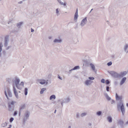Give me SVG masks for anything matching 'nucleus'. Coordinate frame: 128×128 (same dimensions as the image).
<instances>
[{"label": "nucleus", "mask_w": 128, "mask_h": 128, "mask_svg": "<svg viewBox=\"0 0 128 128\" xmlns=\"http://www.w3.org/2000/svg\"><path fill=\"white\" fill-rule=\"evenodd\" d=\"M117 108L119 110H121L122 115L124 116L125 113V109L124 105L122 101H120L118 104Z\"/></svg>", "instance_id": "nucleus-1"}, {"label": "nucleus", "mask_w": 128, "mask_h": 128, "mask_svg": "<svg viewBox=\"0 0 128 128\" xmlns=\"http://www.w3.org/2000/svg\"><path fill=\"white\" fill-rule=\"evenodd\" d=\"M16 103V102L14 100L8 102V106L9 111L12 112L14 110V108L15 106L14 104Z\"/></svg>", "instance_id": "nucleus-2"}, {"label": "nucleus", "mask_w": 128, "mask_h": 128, "mask_svg": "<svg viewBox=\"0 0 128 128\" xmlns=\"http://www.w3.org/2000/svg\"><path fill=\"white\" fill-rule=\"evenodd\" d=\"M108 72L115 78H120L119 74L114 71H108Z\"/></svg>", "instance_id": "nucleus-3"}, {"label": "nucleus", "mask_w": 128, "mask_h": 128, "mask_svg": "<svg viewBox=\"0 0 128 128\" xmlns=\"http://www.w3.org/2000/svg\"><path fill=\"white\" fill-rule=\"evenodd\" d=\"M30 115V112L27 111L24 114V118L23 119V121L24 123L26 122V121L28 119Z\"/></svg>", "instance_id": "nucleus-4"}, {"label": "nucleus", "mask_w": 128, "mask_h": 128, "mask_svg": "<svg viewBox=\"0 0 128 128\" xmlns=\"http://www.w3.org/2000/svg\"><path fill=\"white\" fill-rule=\"evenodd\" d=\"M87 17H85L82 20L80 23V25L82 26H83L86 24L87 21Z\"/></svg>", "instance_id": "nucleus-5"}, {"label": "nucleus", "mask_w": 128, "mask_h": 128, "mask_svg": "<svg viewBox=\"0 0 128 128\" xmlns=\"http://www.w3.org/2000/svg\"><path fill=\"white\" fill-rule=\"evenodd\" d=\"M9 35H7L6 36L4 39V46H7L8 45V42L9 41Z\"/></svg>", "instance_id": "nucleus-6"}, {"label": "nucleus", "mask_w": 128, "mask_h": 128, "mask_svg": "<svg viewBox=\"0 0 128 128\" xmlns=\"http://www.w3.org/2000/svg\"><path fill=\"white\" fill-rule=\"evenodd\" d=\"M127 72L126 71H124L119 74L120 78H122L125 76L127 74Z\"/></svg>", "instance_id": "nucleus-7"}, {"label": "nucleus", "mask_w": 128, "mask_h": 128, "mask_svg": "<svg viewBox=\"0 0 128 128\" xmlns=\"http://www.w3.org/2000/svg\"><path fill=\"white\" fill-rule=\"evenodd\" d=\"M84 62L85 66H89L91 63L89 60H84Z\"/></svg>", "instance_id": "nucleus-8"}, {"label": "nucleus", "mask_w": 128, "mask_h": 128, "mask_svg": "<svg viewBox=\"0 0 128 128\" xmlns=\"http://www.w3.org/2000/svg\"><path fill=\"white\" fill-rule=\"evenodd\" d=\"M36 82L41 84H44L46 83V80L44 79H38L37 80Z\"/></svg>", "instance_id": "nucleus-9"}, {"label": "nucleus", "mask_w": 128, "mask_h": 128, "mask_svg": "<svg viewBox=\"0 0 128 128\" xmlns=\"http://www.w3.org/2000/svg\"><path fill=\"white\" fill-rule=\"evenodd\" d=\"M118 124H119L122 128L124 127V122L122 120H118Z\"/></svg>", "instance_id": "nucleus-10"}, {"label": "nucleus", "mask_w": 128, "mask_h": 128, "mask_svg": "<svg viewBox=\"0 0 128 128\" xmlns=\"http://www.w3.org/2000/svg\"><path fill=\"white\" fill-rule=\"evenodd\" d=\"M13 90L14 94L15 96L17 98H18V93L16 91V90L15 87L14 86H13Z\"/></svg>", "instance_id": "nucleus-11"}, {"label": "nucleus", "mask_w": 128, "mask_h": 128, "mask_svg": "<svg viewBox=\"0 0 128 128\" xmlns=\"http://www.w3.org/2000/svg\"><path fill=\"white\" fill-rule=\"evenodd\" d=\"M126 80V77H124L122 78L121 81L120 82V85L123 84L125 82Z\"/></svg>", "instance_id": "nucleus-12"}, {"label": "nucleus", "mask_w": 128, "mask_h": 128, "mask_svg": "<svg viewBox=\"0 0 128 128\" xmlns=\"http://www.w3.org/2000/svg\"><path fill=\"white\" fill-rule=\"evenodd\" d=\"M116 100H120V101L122 99V96H119L117 93L116 94Z\"/></svg>", "instance_id": "nucleus-13"}, {"label": "nucleus", "mask_w": 128, "mask_h": 128, "mask_svg": "<svg viewBox=\"0 0 128 128\" xmlns=\"http://www.w3.org/2000/svg\"><path fill=\"white\" fill-rule=\"evenodd\" d=\"M20 82V80L19 79L16 78V80L15 81V84L16 87H17L18 84H19Z\"/></svg>", "instance_id": "nucleus-14"}, {"label": "nucleus", "mask_w": 128, "mask_h": 128, "mask_svg": "<svg viewBox=\"0 0 128 128\" xmlns=\"http://www.w3.org/2000/svg\"><path fill=\"white\" fill-rule=\"evenodd\" d=\"M62 42L61 39H55L54 40V43H60Z\"/></svg>", "instance_id": "nucleus-15"}, {"label": "nucleus", "mask_w": 128, "mask_h": 128, "mask_svg": "<svg viewBox=\"0 0 128 128\" xmlns=\"http://www.w3.org/2000/svg\"><path fill=\"white\" fill-rule=\"evenodd\" d=\"M6 81H7L9 84H11L12 83H13L14 84V81L11 78H8L6 79Z\"/></svg>", "instance_id": "nucleus-16"}, {"label": "nucleus", "mask_w": 128, "mask_h": 128, "mask_svg": "<svg viewBox=\"0 0 128 128\" xmlns=\"http://www.w3.org/2000/svg\"><path fill=\"white\" fill-rule=\"evenodd\" d=\"M124 52L126 53L128 52V44H126L124 48Z\"/></svg>", "instance_id": "nucleus-17"}, {"label": "nucleus", "mask_w": 128, "mask_h": 128, "mask_svg": "<svg viewBox=\"0 0 128 128\" xmlns=\"http://www.w3.org/2000/svg\"><path fill=\"white\" fill-rule=\"evenodd\" d=\"M78 16V9L77 8L74 16V20L77 19Z\"/></svg>", "instance_id": "nucleus-18"}, {"label": "nucleus", "mask_w": 128, "mask_h": 128, "mask_svg": "<svg viewBox=\"0 0 128 128\" xmlns=\"http://www.w3.org/2000/svg\"><path fill=\"white\" fill-rule=\"evenodd\" d=\"M70 101V99L69 98H65L62 100L63 102L65 103L68 102Z\"/></svg>", "instance_id": "nucleus-19"}, {"label": "nucleus", "mask_w": 128, "mask_h": 128, "mask_svg": "<svg viewBox=\"0 0 128 128\" xmlns=\"http://www.w3.org/2000/svg\"><path fill=\"white\" fill-rule=\"evenodd\" d=\"M26 106L25 104H22L21 105L20 108V112L22 110L24 109Z\"/></svg>", "instance_id": "nucleus-20"}, {"label": "nucleus", "mask_w": 128, "mask_h": 128, "mask_svg": "<svg viewBox=\"0 0 128 128\" xmlns=\"http://www.w3.org/2000/svg\"><path fill=\"white\" fill-rule=\"evenodd\" d=\"M92 81L90 80H87L85 81V84L88 86L90 84L92 83Z\"/></svg>", "instance_id": "nucleus-21"}, {"label": "nucleus", "mask_w": 128, "mask_h": 128, "mask_svg": "<svg viewBox=\"0 0 128 128\" xmlns=\"http://www.w3.org/2000/svg\"><path fill=\"white\" fill-rule=\"evenodd\" d=\"M2 46L3 45L2 43V42H1L0 43V57L1 56L2 54L1 53V52L2 50Z\"/></svg>", "instance_id": "nucleus-22"}, {"label": "nucleus", "mask_w": 128, "mask_h": 128, "mask_svg": "<svg viewBox=\"0 0 128 128\" xmlns=\"http://www.w3.org/2000/svg\"><path fill=\"white\" fill-rule=\"evenodd\" d=\"M107 119L109 122H112V119L111 116H108L107 118Z\"/></svg>", "instance_id": "nucleus-23"}, {"label": "nucleus", "mask_w": 128, "mask_h": 128, "mask_svg": "<svg viewBox=\"0 0 128 128\" xmlns=\"http://www.w3.org/2000/svg\"><path fill=\"white\" fill-rule=\"evenodd\" d=\"M23 22H19L17 23L16 24V26L18 27V28H20V26L23 24Z\"/></svg>", "instance_id": "nucleus-24"}, {"label": "nucleus", "mask_w": 128, "mask_h": 128, "mask_svg": "<svg viewBox=\"0 0 128 128\" xmlns=\"http://www.w3.org/2000/svg\"><path fill=\"white\" fill-rule=\"evenodd\" d=\"M90 66L92 69L93 70H95V67L94 65L92 63H90Z\"/></svg>", "instance_id": "nucleus-25"}, {"label": "nucleus", "mask_w": 128, "mask_h": 128, "mask_svg": "<svg viewBox=\"0 0 128 128\" xmlns=\"http://www.w3.org/2000/svg\"><path fill=\"white\" fill-rule=\"evenodd\" d=\"M7 92L8 96L10 97H12V95L11 92L10 90L9 89L8 90H7Z\"/></svg>", "instance_id": "nucleus-26"}, {"label": "nucleus", "mask_w": 128, "mask_h": 128, "mask_svg": "<svg viewBox=\"0 0 128 128\" xmlns=\"http://www.w3.org/2000/svg\"><path fill=\"white\" fill-rule=\"evenodd\" d=\"M56 98V96L54 95H52L50 96V100H52V99H55Z\"/></svg>", "instance_id": "nucleus-27"}, {"label": "nucleus", "mask_w": 128, "mask_h": 128, "mask_svg": "<svg viewBox=\"0 0 128 128\" xmlns=\"http://www.w3.org/2000/svg\"><path fill=\"white\" fill-rule=\"evenodd\" d=\"M46 90V88H42L40 92V94H42L44 93V91L45 90Z\"/></svg>", "instance_id": "nucleus-28"}, {"label": "nucleus", "mask_w": 128, "mask_h": 128, "mask_svg": "<svg viewBox=\"0 0 128 128\" xmlns=\"http://www.w3.org/2000/svg\"><path fill=\"white\" fill-rule=\"evenodd\" d=\"M28 92V89L27 88H25L24 90V93L25 95L26 96Z\"/></svg>", "instance_id": "nucleus-29"}, {"label": "nucleus", "mask_w": 128, "mask_h": 128, "mask_svg": "<svg viewBox=\"0 0 128 128\" xmlns=\"http://www.w3.org/2000/svg\"><path fill=\"white\" fill-rule=\"evenodd\" d=\"M7 123L6 122L2 123L1 124V126L3 127H5L7 125Z\"/></svg>", "instance_id": "nucleus-30"}, {"label": "nucleus", "mask_w": 128, "mask_h": 128, "mask_svg": "<svg viewBox=\"0 0 128 128\" xmlns=\"http://www.w3.org/2000/svg\"><path fill=\"white\" fill-rule=\"evenodd\" d=\"M80 66H76L74 67V68H73V70H76L77 69H79L80 68Z\"/></svg>", "instance_id": "nucleus-31"}, {"label": "nucleus", "mask_w": 128, "mask_h": 128, "mask_svg": "<svg viewBox=\"0 0 128 128\" xmlns=\"http://www.w3.org/2000/svg\"><path fill=\"white\" fill-rule=\"evenodd\" d=\"M102 112L101 111H99L96 112V114L98 116H100L102 114Z\"/></svg>", "instance_id": "nucleus-32"}, {"label": "nucleus", "mask_w": 128, "mask_h": 128, "mask_svg": "<svg viewBox=\"0 0 128 128\" xmlns=\"http://www.w3.org/2000/svg\"><path fill=\"white\" fill-rule=\"evenodd\" d=\"M3 54L4 56V57H6V56H7V53L6 52V51H3Z\"/></svg>", "instance_id": "nucleus-33"}, {"label": "nucleus", "mask_w": 128, "mask_h": 128, "mask_svg": "<svg viewBox=\"0 0 128 128\" xmlns=\"http://www.w3.org/2000/svg\"><path fill=\"white\" fill-rule=\"evenodd\" d=\"M87 114L86 113H83L81 114H80V116L81 117H83L86 116Z\"/></svg>", "instance_id": "nucleus-34"}, {"label": "nucleus", "mask_w": 128, "mask_h": 128, "mask_svg": "<svg viewBox=\"0 0 128 128\" xmlns=\"http://www.w3.org/2000/svg\"><path fill=\"white\" fill-rule=\"evenodd\" d=\"M105 82L106 85H108L110 83V81L108 80H106Z\"/></svg>", "instance_id": "nucleus-35"}, {"label": "nucleus", "mask_w": 128, "mask_h": 128, "mask_svg": "<svg viewBox=\"0 0 128 128\" xmlns=\"http://www.w3.org/2000/svg\"><path fill=\"white\" fill-rule=\"evenodd\" d=\"M14 120V118L12 117H11L10 119L9 122L10 123L12 122Z\"/></svg>", "instance_id": "nucleus-36"}, {"label": "nucleus", "mask_w": 128, "mask_h": 128, "mask_svg": "<svg viewBox=\"0 0 128 128\" xmlns=\"http://www.w3.org/2000/svg\"><path fill=\"white\" fill-rule=\"evenodd\" d=\"M4 94H5V96L6 97L7 99L8 100H9V99L8 96V95H7V93H6V90H5L4 91Z\"/></svg>", "instance_id": "nucleus-37"}, {"label": "nucleus", "mask_w": 128, "mask_h": 128, "mask_svg": "<svg viewBox=\"0 0 128 128\" xmlns=\"http://www.w3.org/2000/svg\"><path fill=\"white\" fill-rule=\"evenodd\" d=\"M112 64V62H109L108 63H107V65L108 66H109L111 65Z\"/></svg>", "instance_id": "nucleus-38"}, {"label": "nucleus", "mask_w": 128, "mask_h": 128, "mask_svg": "<svg viewBox=\"0 0 128 128\" xmlns=\"http://www.w3.org/2000/svg\"><path fill=\"white\" fill-rule=\"evenodd\" d=\"M110 88L108 86H107L106 87V90L107 91L109 92V91Z\"/></svg>", "instance_id": "nucleus-39"}, {"label": "nucleus", "mask_w": 128, "mask_h": 128, "mask_svg": "<svg viewBox=\"0 0 128 128\" xmlns=\"http://www.w3.org/2000/svg\"><path fill=\"white\" fill-rule=\"evenodd\" d=\"M80 116V114L78 112L76 114V118H79Z\"/></svg>", "instance_id": "nucleus-40"}, {"label": "nucleus", "mask_w": 128, "mask_h": 128, "mask_svg": "<svg viewBox=\"0 0 128 128\" xmlns=\"http://www.w3.org/2000/svg\"><path fill=\"white\" fill-rule=\"evenodd\" d=\"M88 78L90 80H93L94 79V78L93 77H88Z\"/></svg>", "instance_id": "nucleus-41"}, {"label": "nucleus", "mask_w": 128, "mask_h": 128, "mask_svg": "<svg viewBox=\"0 0 128 128\" xmlns=\"http://www.w3.org/2000/svg\"><path fill=\"white\" fill-rule=\"evenodd\" d=\"M106 98L108 100H111V98L110 97H109L108 96H107L106 97Z\"/></svg>", "instance_id": "nucleus-42"}, {"label": "nucleus", "mask_w": 128, "mask_h": 128, "mask_svg": "<svg viewBox=\"0 0 128 128\" xmlns=\"http://www.w3.org/2000/svg\"><path fill=\"white\" fill-rule=\"evenodd\" d=\"M56 14L57 15V16H58V13L59 12L58 9L56 8Z\"/></svg>", "instance_id": "nucleus-43"}, {"label": "nucleus", "mask_w": 128, "mask_h": 128, "mask_svg": "<svg viewBox=\"0 0 128 128\" xmlns=\"http://www.w3.org/2000/svg\"><path fill=\"white\" fill-rule=\"evenodd\" d=\"M101 82L102 83H104L105 80L104 78H102L101 80Z\"/></svg>", "instance_id": "nucleus-44"}, {"label": "nucleus", "mask_w": 128, "mask_h": 128, "mask_svg": "<svg viewBox=\"0 0 128 128\" xmlns=\"http://www.w3.org/2000/svg\"><path fill=\"white\" fill-rule=\"evenodd\" d=\"M19 85H22L23 86H24V83L23 82H20V84Z\"/></svg>", "instance_id": "nucleus-45"}, {"label": "nucleus", "mask_w": 128, "mask_h": 128, "mask_svg": "<svg viewBox=\"0 0 128 128\" xmlns=\"http://www.w3.org/2000/svg\"><path fill=\"white\" fill-rule=\"evenodd\" d=\"M17 112L16 111H15L14 112L13 115L14 116H16L17 114Z\"/></svg>", "instance_id": "nucleus-46"}, {"label": "nucleus", "mask_w": 128, "mask_h": 128, "mask_svg": "<svg viewBox=\"0 0 128 128\" xmlns=\"http://www.w3.org/2000/svg\"><path fill=\"white\" fill-rule=\"evenodd\" d=\"M73 70V68L71 69L69 71V72H68L69 73H70L72 72V70Z\"/></svg>", "instance_id": "nucleus-47"}, {"label": "nucleus", "mask_w": 128, "mask_h": 128, "mask_svg": "<svg viewBox=\"0 0 128 128\" xmlns=\"http://www.w3.org/2000/svg\"><path fill=\"white\" fill-rule=\"evenodd\" d=\"M58 78H59V79H60L61 80H62V78L59 75H58Z\"/></svg>", "instance_id": "nucleus-48"}, {"label": "nucleus", "mask_w": 128, "mask_h": 128, "mask_svg": "<svg viewBox=\"0 0 128 128\" xmlns=\"http://www.w3.org/2000/svg\"><path fill=\"white\" fill-rule=\"evenodd\" d=\"M11 46H8V47H7L6 48V50H8L9 48H11Z\"/></svg>", "instance_id": "nucleus-49"}, {"label": "nucleus", "mask_w": 128, "mask_h": 128, "mask_svg": "<svg viewBox=\"0 0 128 128\" xmlns=\"http://www.w3.org/2000/svg\"><path fill=\"white\" fill-rule=\"evenodd\" d=\"M104 95L105 96V97H106V98L107 96H108L107 93H104Z\"/></svg>", "instance_id": "nucleus-50"}, {"label": "nucleus", "mask_w": 128, "mask_h": 128, "mask_svg": "<svg viewBox=\"0 0 128 128\" xmlns=\"http://www.w3.org/2000/svg\"><path fill=\"white\" fill-rule=\"evenodd\" d=\"M115 102L114 100H112V104L113 103H114Z\"/></svg>", "instance_id": "nucleus-51"}, {"label": "nucleus", "mask_w": 128, "mask_h": 128, "mask_svg": "<svg viewBox=\"0 0 128 128\" xmlns=\"http://www.w3.org/2000/svg\"><path fill=\"white\" fill-rule=\"evenodd\" d=\"M20 85H19V84H18V86H17V87H16L18 89H20Z\"/></svg>", "instance_id": "nucleus-52"}, {"label": "nucleus", "mask_w": 128, "mask_h": 128, "mask_svg": "<svg viewBox=\"0 0 128 128\" xmlns=\"http://www.w3.org/2000/svg\"><path fill=\"white\" fill-rule=\"evenodd\" d=\"M22 1H21L20 2H19L18 3V4H22Z\"/></svg>", "instance_id": "nucleus-53"}, {"label": "nucleus", "mask_w": 128, "mask_h": 128, "mask_svg": "<svg viewBox=\"0 0 128 128\" xmlns=\"http://www.w3.org/2000/svg\"><path fill=\"white\" fill-rule=\"evenodd\" d=\"M31 31L32 32H34V30L32 28H31Z\"/></svg>", "instance_id": "nucleus-54"}, {"label": "nucleus", "mask_w": 128, "mask_h": 128, "mask_svg": "<svg viewBox=\"0 0 128 128\" xmlns=\"http://www.w3.org/2000/svg\"><path fill=\"white\" fill-rule=\"evenodd\" d=\"M64 103L62 101V102H61V104L62 106V107L63 106V104Z\"/></svg>", "instance_id": "nucleus-55"}, {"label": "nucleus", "mask_w": 128, "mask_h": 128, "mask_svg": "<svg viewBox=\"0 0 128 128\" xmlns=\"http://www.w3.org/2000/svg\"><path fill=\"white\" fill-rule=\"evenodd\" d=\"M12 127V125L11 124H10L9 125V127H8V128H11Z\"/></svg>", "instance_id": "nucleus-56"}, {"label": "nucleus", "mask_w": 128, "mask_h": 128, "mask_svg": "<svg viewBox=\"0 0 128 128\" xmlns=\"http://www.w3.org/2000/svg\"><path fill=\"white\" fill-rule=\"evenodd\" d=\"M60 4L61 5H62L63 4H64L61 1L60 2Z\"/></svg>", "instance_id": "nucleus-57"}, {"label": "nucleus", "mask_w": 128, "mask_h": 128, "mask_svg": "<svg viewBox=\"0 0 128 128\" xmlns=\"http://www.w3.org/2000/svg\"><path fill=\"white\" fill-rule=\"evenodd\" d=\"M48 38L50 39H51L52 38V37L51 36H49Z\"/></svg>", "instance_id": "nucleus-58"}, {"label": "nucleus", "mask_w": 128, "mask_h": 128, "mask_svg": "<svg viewBox=\"0 0 128 128\" xmlns=\"http://www.w3.org/2000/svg\"><path fill=\"white\" fill-rule=\"evenodd\" d=\"M63 4L62 5H63L64 6H66V4L65 2H64L63 3Z\"/></svg>", "instance_id": "nucleus-59"}, {"label": "nucleus", "mask_w": 128, "mask_h": 128, "mask_svg": "<svg viewBox=\"0 0 128 128\" xmlns=\"http://www.w3.org/2000/svg\"><path fill=\"white\" fill-rule=\"evenodd\" d=\"M114 84L115 85H116L117 84V82L116 81L115 82Z\"/></svg>", "instance_id": "nucleus-60"}, {"label": "nucleus", "mask_w": 128, "mask_h": 128, "mask_svg": "<svg viewBox=\"0 0 128 128\" xmlns=\"http://www.w3.org/2000/svg\"><path fill=\"white\" fill-rule=\"evenodd\" d=\"M57 1L59 3L60 2H61V1L60 0H57Z\"/></svg>", "instance_id": "nucleus-61"}, {"label": "nucleus", "mask_w": 128, "mask_h": 128, "mask_svg": "<svg viewBox=\"0 0 128 128\" xmlns=\"http://www.w3.org/2000/svg\"><path fill=\"white\" fill-rule=\"evenodd\" d=\"M47 81H48V80L47 81L46 80V83L45 84H48V82Z\"/></svg>", "instance_id": "nucleus-62"}, {"label": "nucleus", "mask_w": 128, "mask_h": 128, "mask_svg": "<svg viewBox=\"0 0 128 128\" xmlns=\"http://www.w3.org/2000/svg\"><path fill=\"white\" fill-rule=\"evenodd\" d=\"M62 99H59V100L58 101V102H61V101H62Z\"/></svg>", "instance_id": "nucleus-63"}, {"label": "nucleus", "mask_w": 128, "mask_h": 128, "mask_svg": "<svg viewBox=\"0 0 128 128\" xmlns=\"http://www.w3.org/2000/svg\"><path fill=\"white\" fill-rule=\"evenodd\" d=\"M91 124L90 123H89L88 124V125L89 126H91Z\"/></svg>", "instance_id": "nucleus-64"}]
</instances>
